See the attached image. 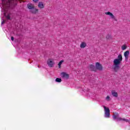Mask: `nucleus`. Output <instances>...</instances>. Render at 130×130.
I'll list each match as a JSON object with an SVG mask.
<instances>
[{"label": "nucleus", "instance_id": "9b49d317", "mask_svg": "<svg viewBox=\"0 0 130 130\" xmlns=\"http://www.w3.org/2000/svg\"><path fill=\"white\" fill-rule=\"evenodd\" d=\"M38 7L40 9H44V5L43 4V3H42V2H39L38 5Z\"/></svg>", "mask_w": 130, "mask_h": 130}, {"label": "nucleus", "instance_id": "dca6fc26", "mask_svg": "<svg viewBox=\"0 0 130 130\" xmlns=\"http://www.w3.org/2000/svg\"><path fill=\"white\" fill-rule=\"evenodd\" d=\"M120 120H123V121H125L126 122H129V120H128V119H125V118H121L120 119Z\"/></svg>", "mask_w": 130, "mask_h": 130}, {"label": "nucleus", "instance_id": "20e7f679", "mask_svg": "<svg viewBox=\"0 0 130 130\" xmlns=\"http://www.w3.org/2000/svg\"><path fill=\"white\" fill-rule=\"evenodd\" d=\"M104 108L105 110V117L109 118V117H110V110H109V108H106L105 106H104Z\"/></svg>", "mask_w": 130, "mask_h": 130}, {"label": "nucleus", "instance_id": "0eeeda50", "mask_svg": "<svg viewBox=\"0 0 130 130\" xmlns=\"http://www.w3.org/2000/svg\"><path fill=\"white\" fill-rule=\"evenodd\" d=\"M113 119H117V120L120 121L121 118L119 117V114L118 113H116L113 114Z\"/></svg>", "mask_w": 130, "mask_h": 130}, {"label": "nucleus", "instance_id": "6ab92c4d", "mask_svg": "<svg viewBox=\"0 0 130 130\" xmlns=\"http://www.w3.org/2000/svg\"><path fill=\"white\" fill-rule=\"evenodd\" d=\"M110 98L109 97V96H107L106 98V99H107V100H109Z\"/></svg>", "mask_w": 130, "mask_h": 130}, {"label": "nucleus", "instance_id": "f8f14e48", "mask_svg": "<svg viewBox=\"0 0 130 130\" xmlns=\"http://www.w3.org/2000/svg\"><path fill=\"white\" fill-rule=\"evenodd\" d=\"M112 95L114 97H118V94L117 93V92H115L114 90L112 91Z\"/></svg>", "mask_w": 130, "mask_h": 130}, {"label": "nucleus", "instance_id": "5701e85b", "mask_svg": "<svg viewBox=\"0 0 130 130\" xmlns=\"http://www.w3.org/2000/svg\"><path fill=\"white\" fill-rule=\"evenodd\" d=\"M38 67L39 68H40V67H39V65H38Z\"/></svg>", "mask_w": 130, "mask_h": 130}, {"label": "nucleus", "instance_id": "f3484780", "mask_svg": "<svg viewBox=\"0 0 130 130\" xmlns=\"http://www.w3.org/2000/svg\"><path fill=\"white\" fill-rule=\"evenodd\" d=\"M63 62V60H61L59 63L58 64L59 68L60 69L61 64H62V63Z\"/></svg>", "mask_w": 130, "mask_h": 130}, {"label": "nucleus", "instance_id": "2eb2a0df", "mask_svg": "<svg viewBox=\"0 0 130 130\" xmlns=\"http://www.w3.org/2000/svg\"><path fill=\"white\" fill-rule=\"evenodd\" d=\"M126 48H127V46H126V45H123L121 46L122 50H125V49H126Z\"/></svg>", "mask_w": 130, "mask_h": 130}, {"label": "nucleus", "instance_id": "f257e3e1", "mask_svg": "<svg viewBox=\"0 0 130 130\" xmlns=\"http://www.w3.org/2000/svg\"><path fill=\"white\" fill-rule=\"evenodd\" d=\"M16 5L17 4L15 3V1H14V0H8L6 4L3 6V9L4 10V15L8 20L11 19V17L10 16L11 14H8L7 15V13H8V10H9V9H12L13 7H15Z\"/></svg>", "mask_w": 130, "mask_h": 130}, {"label": "nucleus", "instance_id": "4468645a", "mask_svg": "<svg viewBox=\"0 0 130 130\" xmlns=\"http://www.w3.org/2000/svg\"><path fill=\"white\" fill-rule=\"evenodd\" d=\"M89 69H90L91 71H93L94 72L96 71V68L93 65H90L89 66Z\"/></svg>", "mask_w": 130, "mask_h": 130}, {"label": "nucleus", "instance_id": "39448f33", "mask_svg": "<svg viewBox=\"0 0 130 130\" xmlns=\"http://www.w3.org/2000/svg\"><path fill=\"white\" fill-rule=\"evenodd\" d=\"M47 64L50 68H52L54 66V62L53 61L51 60V59H49L47 61Z\"/></svg>", "mask_w": 130, "mask_h": 130}, {"label": "nucleus", "instance_id": "6e6552de", "mask_svg": "<svg viewBox=\"0 0 130 130\" xmlns=\"http://www.w3.org/2000/svg\"><path fill=\"white\" fill-rule=\"evenodd\" d=\"M95 67H96L95 69H96V70H99V71H102L103 70L102 65H101L99 62L96 63Z\"/></svg>", "mask_w": 130, "mask_h": 130}, {"label": "nucleus", "instance_id": "9d476101", "mask_svg": "<svg viewBox=\"0 0 130 130\" xmlns=\"http://www.w3.org/2000/svg\"><path fill=\"white\" fill-rule=\"evenodd\" d=\"M128 55H129V51L127 50L124 53V56L125 59H128Z\"/></svg>", "mask_w": 130, "mask_h": 130}, {"label": "nucleus", "instance_id": "aec40b11", "mask_svg": "<svg viewBox=\"0 0 130 130\" xmlns=\"http://www.w3.org/2000/svg\"><path fill=\"white\" fill-rule=\"evenodd\" d=\"M33 2H34V3H37V2H38V1L39 0H32Z\"/></svg>", "mask_w": 130, "mask_h": 130}, {"label": "nucleus", "instance_id": "423d86ee", "mask_svg": "<svg viewBox=\"0 0 130 130\" xmlns=\"http://www.w3.org/2000/svg\"><path fill=\"white\" fill-rule=\"evenodd\" d=\"M105 15H108L110 16V17L111 18V19H113V20H115V21H116V18H115V16L112 14V13L110 12H107L105 13Z\"/></svg>", "mask_w": 130, "mask_h": 130}, {"label": "nucleus", "instance_id": "4be33fe9", "mask_svg": "<svg viewBox=\"0 0 130 130\" xmlns=\"http://www.w3.org/2000/svg\"><path fill=\"white\" fill-rule=\"evenodd\" d=\"M11 40L12 41H14V38L13 37H11Z\"/></svg>", "mask_w": 130, "mask_h": 130}, {"label": "nucleus", "instance_id": "ddd939ff", "mask_svg": "<svg viewBox=\"0 0 130 130\" xmlns=\"http://www.w3.org/2000/svg\"><path fill=\"white\" fill-rule=\"evenodd\" d=\"M86 46H87V44H86V43H85V42L81 43V44L80 45L81 48H85V47H86Z\"/></svg>", "mask_w": 130, "mask_h": 130}, {"label": "nucleus", "instance_id": "7ed1b4c3", "mask_svg": "<svg viewBox=\"0 0 130 130\" xmlns=\"http://www.w3.org/2000/svg\"><path fill=\"white\" fill-rule=\"evenodd\" d=\"M27 8L29 9V10H30V11L31 13H32V14H36V13L38 12V9L35 8L34 7V5L31 4H27Z\"/></svg>", "mask_w": 130, "mask_h": 130}, {"label": "nucleus", "instance_id": "1a4fd4ad", "mask_svg": "<svg viewBox=\"0 0 130 130\" xmlns=\"http://www.w3.org/2000/svg\"><path fill=\"white\" fill-rule=\"evenodd\" d=\"M61 76L62 77V78H63V79H69V74L64 73V72H62L61 73Z\"/></svg>", "mask_w": 130, "mask_h": 130}, {"label": "nucleus", "instance_id": "a211bd4d", "mask_svg": "<svg viewBox=\"0 0 130 130\" xmlns=\"http://www.w3.org/2000/svg\"><path fill=\"white\" fill-rule=\"evenodd\" d=\"M55 81L57 83H60V82H61V79L57 78L55 79Z\"/></svg>", "mask_w": 130, "mask_h": 130}, {"label": "nucleus", "instance_id": "f03ea898", "mask_svg": "<svg viewBox=\"0 0 130 130\" xmlns=\"http://www.w3.org/2000/svg\"><path fill=\"white\" fill-rule=\"evenodd\" d=\"M121 61H122V55L121 54H119L118 55V58L114 59L113 60V64L112 67V69L114 72L117 73L120 69V63H121Z\"/></svg>", "mask_w": 130, "mask_h": 130}, {"label": "nucleus", "instance_id": "412c9836", "mask_svg": "<svg viewBox=\"0 0 130 130\" xmlns=\"http://www.w3.org/2000/svg\"><path fill=\"white\" fill-rule=\"evenodd\" d=\"M5 21H3L2 22V25H3V24H5Z\"/></svg>", "mask_w": 130, "mask_h": 130}]
</instances>
